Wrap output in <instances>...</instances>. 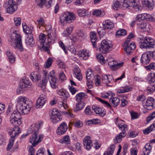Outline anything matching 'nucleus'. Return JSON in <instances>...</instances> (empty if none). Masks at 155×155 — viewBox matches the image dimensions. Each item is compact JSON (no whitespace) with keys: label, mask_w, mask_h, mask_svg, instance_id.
I'll use <instances>...</instances> for the list:
<instances>
[{"label":"nucleus","mask_w":155,"mask_h":155,"mask_svg":"<svg viewBox=\"0 0 155 155\" xmlns=\"http://www.w3.org/2000/svg\"><path fill=\"white\" fill-rule=\"evenodd\" d=\"M78 55L81 60L87 59L89 56V53L87 52L86 50H85L80 51L78 52Z\"/></svg>","instance_id":"nucleus-21"},{"label":"nucleus","mask_w":155,"mask_h":155,"mask_svg":"<svg viewBox=\"0 0 155 155\" xmlns=\"http://www.w3.org/2000/svg\"><path fill=\"white\" fill-rule=\"evenodd\" d=\"M154 102V99L153 98H148L144 104L143 103V106L145 108L148 110L152 109L153 108Z\"/></svg>","instance_id":"nucleus-18"},{"label":"nucleus","mask_w":155,"mask_h":155,"mask_svg":"<svg viewBox=\"0 0 155 155\" xmlns=\"http://www.w3.org/2000/svg\"><path fill=\"white\" fill-rule=\"evenodd\" d=\"M21 118V114L18 110L14 111L12 113L10 117V121L12 125L15 126L8 132L10 135L13 134L15 136L20 132L18 126L22 123L20 120Z\"/></svg>","instance_id":"nucleus-1"},{"label":"nucleus","mask_w":155,"mask_h":155,"mask_svg":"<svg viewBox=\"0 0 155 155\" xmlns=\"http://www.w3.org/2000/svg\"><path fill=\"white\" fill-rule=\"evenodd\" d=\"M108 65L110 68L112 70H115L117 68L122 67L124 64L123 62L118 63L111 58H108L107 59Z\"/></svg>","instance_id":"nucleus-11"},{"label":"nucleus","mask_w":155,"mask_h":155,"mask_svg":"<svg viewBox=\"0 0 155 155\" xmlns=\"http://www.w3.org/2000/svg\"><path fill=\"white\" fill-rule=\"evenodd\" d=\"M85 103L83 101H80L76 104L75 111H78L82 109L85 105Z\"/></svg>","instance_id":"nucleus-39"},{"label":"nucleus","mask_w":155,"mask_h":155,"mask_svg":"<svg viewBox=\"0 0 155 155\" xmlns=\"http://www.w3.org/2000/svg\"><path fill=\"white\" fill-rule=\"evenodd\" d=\"M151 149L152 147L150 144L149 143H147L143 149V154L142 155H149Z\"/></svg>","instance_id":"nucleus-29"},{"label":"nucleus","mask_w":155,"mask_h":155,"mask_svg":"<svg viewBox=\"0 0 155 155\" xmlns=\"http://www.w3.org/2000/svg\"><path fill=\"white\" fill-rule=\"evenodd\" d=\"M68 130V127L66 123H62L57 130V133L59 135L64 134Z\"/></svg>","instance_id":"nucleus-13"},{"label":"nucleus","mask_w":155,"mask_h":155,"mask_svg":"<svg viewBox=\"0 0 155 155\" xmlns=\"http://www.w3.org/2000/svg\"><path fill=\"white\" fill-rule=\"evenodd\" d=\"M148 80L150 84L153 83L155 82V73L151 74L148 77Z\"/></svg>","instance_id":"nucleus-49"},{"label":"nucleus","mask_w":155,"mask_h":155,"mask_svg":"<svg viewBox=\"0 0 155 155\" xmlns=\"http://www.w3.org/2000/svg\"><path fill=\"white\" fill-rule=\"evenodd\" d=\"M102 27H100L97 28V32L99 35L102 37L105 33V29Z\"/></svg>","instance_id":"nucleus-50"},{"label":"nucleus","mask_w":155,"mask_h":155,"mask_svg":"<svg viewBox=\"0 0 155 155\" xmlns=\"http://www.w3.org/2000/svg\"><path fill=\"white\" fill-rule=\"evenodd\" d=\"M74 27L73 26H70L67 28L65 31H64L63 34L64 36L65 37H68L71 33Z\"/></svg>","instance_id":"nucleus-42"},{"label":"nucleus","mask_w":155,"mask_h":155,"mask_svg":"<svg viewBox=\"0 0 155 155\" xmlns=\"http://www.w3.org/2000/svg\"><path fill=\"white\" fill-rule=\"evenodd\" d=\"M115 146L114 144L110 146V147L108 148L107 151L105 152L104 155H112L114 153Z\"/></svg>","instance_id":"nucleus-40"},{"label":"nucleus","mask_w":155,"mask_h":155,"mask_svg":"<svg viewBox=\"0 0 155 155\" xmlns=\"http://www.w3.org/2000/svg\"><path fill=\"white\" fill-rule=\"evenodd\" d=\"M30 81L22 79L20 80L19 83V88L17 90V92L18 91H21L23 88L28 87L31 85Z\"/></svg>","instance_id":"nucleus-17"},{"label":"nucleus","mask_w":155,"mask_h":155,"mask_svg":"<svg viewBox=\"0 0 155 155\" xmlns=\"http://www.w3.org/2000/svg\"><path fill=\"white\" fill-rule=\"evenodd\" d=\"M61 117H55V116H51V121L54 124L57 123L58 122L61 120Z\"/></svg>","instance_id":"nucleus-53"},{"label":"nucleus","mask_w":155,"mask_h":155,"mask_svg":"<svg viewBox=\"0 0 155 155\" xmlns=\"http://www.w3.org/2000/svg\"><path fill=\"white\" fill-rule=\"evenodd\" d=\"M97 58L101 64H105L104 57L102 55H98L97 56Z\"/></svg>","instance_id":"nucleus-62"},{"label":"nucleus","mask_w":155,"mask_h":155,"mask_svg":"<svg viewBox=\"0 0 155 155\" xmlns=\"http://www.w3.org/2000/svg\"><path fill=\"white\" fill-rule=\"evenodd\" d=\"M56 35L55 33L54 34L53 32L48 33L47 39L48 44L51 42L54 43Z\"/></svg>","instance_id":"nucleus-25"},{"label":"nucleus","mask_w":155,"mask_h":155,"mask_svg":"<svg viewBox=\"0 0 155 155\" xmlns=\"http://www.w3.org/2000/svg\"><path fill=\"white\" fill-rule=\"evenodd\" d=\"M101 78L98 75H97L94 77L95 84L97 86L99 85L101 83Z\"/></svg>","instance_id":"nucleus-57"},{"label":"nucleus","mask_w":155,"mask_h":155,"mask_svg":"<svg viewBox=\"0 0 155 155\" xmlns=\"http://www.w3.org/2000/svg\"><path fill=\"white\" fill-rule=\"evenodd\" d=\"M101 78L102 82L106 84L110 83L113 80V76L110 75L103 74Z\"/></svg>","instance_id":"nucleus-23"},{"label":"nucleus","mask_w":155,"mask_h":155,"mask_svg":"<svg viewBox=\"0 0 155 155\" xmlns=\"http://www.w3.org/2000/svg\"><path fill=\"white\" fill-rule=\"evenodd\" d=\"M103 28L105 29H111L114 26V23L108 20H106L103 23Z\"/></svg>","instance_id":"nucleus-20"},{"label":"nucleus","mask_w":155,"mask_h":155,"mask_svg":"<svg viewBox=\"0 0 155 155\" xmlns=\"http://www.w3.org/2000/svg\"><path fill=\"white\" fill-rule=\"evenodd\" d=\"M20 104L19 106L18 111L20 114L21 113L24 114H28L31 110V106L30 104L31 102L25 97H21L20 98Z\"/></svg>","instance_id":"nucleus-3"},{"label":"nucleus","mask_w":155,"mask_h":155,"mask_svg":"<svg viewBox=\"0 0 155 155\" xmlns=\"http://www.w3.org/2000/svg\"><path fill=\"white\" fill-rule=\"evenodd\" d=\"M13 35L11 36V40L10 41L9 44L12 46V43H15V45L13 46L17 48L20 51H22L24 50L21 41V37L19 34L14 33Z\"/></svg>","instance_id":"nucleus-4"},{"label":"nucleus","mask_w":155,"mask_h":155,"mask_svg":"<svg viewBox=\"0 0 155 155\" xmlns=\"http://www.w3.org/2000/svg\"><path fill=\"white\" fill-rule=\"evenodd\" d=\"M12 136H11V139H10L9 140V143L8 145V147L7 148V150H9L12 147L13 145V143L14 142V140L15 139V137H16V135L15 136V135L13 134H12Z\"/></svg>","instance_id":"nucleus-38"},{"label":"nucleus","mask_w":155,"mask_h":155,"mask_svg":"<svg viewBox=\"0 0 155 155\" xmlns=\"http://www.w3.org/2000/svg\"><path fill=\"white\" fill-rule=\"evenodd\" d=\"M14 23L15 25L17 26L20 25L21 24V18H14Z\"/></svg>","instance_id":"nucleus-60"},{"label":"nucleus","mask_w":155,"mask_h":155,"mask_svg":"<svg viewBox=\"0 0 155 155\" xmlns=\"http://www.w3.org/2000/svg\"><path fill=\"white\" fill-rule=\"evenodd\" d=\"M154 40L150 37H146L143 41L141 42L140 45L141 48L146 49L153 48L154 46Z\"/></svg>","instance_id":"nucleus-9"},{"label":"nucleus","mask_w":155,"mask_h":155,"mask_svg":"<svg viewBox=\"0 0 155 155\" xmlns=\"http://www.w3.org/2000/svg\"><path fill=\"white\" fill-rule=\"evenodd\" d=\"M141 3L144 6L148 8L152 7L154 5L153 0H142Z\"/></svg>","instance_id":"nucleus-30"},{"label":"nucleus","mask_w":155,"mask_h":155,"mask_svg":"<svg viewBox=\"0 0 155 155\" xmlns=\"http://www.w3.org/2000/svg\"><path fill=\"white\" fill-rule=\"evenodd\" d=\"M78 15L80 17H83L88 15L87 10L84 9H79L78 11Z\"/></svg>","instance_id":"nucleus-43"},{"label":"nucleus","mask_w":155,"mask_h":155,"mask_svg":"<svg viewBox=\"0 0 155 155\" xmlns=\"http://www.w3.org/2000/svg\"><path fill=\"white\" fill-rule=\"evenodd\" d=\"M40 2L38 4L41 8H42L44 5L48 8L51 7L52 0H39Z\"/></svg>","instance_id":"nucleus-22"},{"label":"nucleus","mask_w":155,"mask_h":155,"mask_svg":"<svg viewBox=\"0 0 155 155\" xmlns=\"http://www.w3.org/2000/svg\"><path fill=\"white\" fill-rule=\"evenodd\" d=\"M138 27L140 29H142L144 31H148L150 30L149 25L144 22H139L137 23Z\"/></svg>","instance_id":"nucleus-31"},{"label":"nucleus","mask_w":155,"mask_h":155,"mask_svg":"<svg viewBox=\"0 0 155 155\" xmlns=\"http://www.w3.org/2000/svg\"><path fill=\"white\" fill-rule=\"evenodd\" d=\"M6 54L9 60L10 63H14L15 60V57L14 54L10 51H8L6 53Z\"/></svg>","instance_id":"nucleus-33"},{"label":"nucleus","mask_w":155,"mask_h":155,"mask_svg":"<svg viewBox=\"0 0 155 155\" xmlns=\"http://www.w3.org/2000/svg\"><path fill=\"white\" fill-rule=\"evenodd\" d=\"M76 19V15L73 13L66 12L62 14L60 18L61 25H64V22L67 23H71Z\"/></svg>","instance_id":"nucleus-5"},{"label":"nucleus","mask_w":155,"mask_h":155,"mask_svg":"<svg viewBox=\"0 0 155 155\" xmlns=\"http://www.w3.org/2000/svg\"><path fill=\"white\" fill-rule=\"evenodd\" d=\"M124 51L127 54H130L135 48L136 46L134 43L131 42L130 45H124L123 46Z\"/></svg>","instance_id":"nucleus-15"},{"label":"nucleus","mask_w":155,"mask_h":155,"mask_svg":"<svg viewBox=\"0 0 155 155\" xmlns=\"http://www.w3.org/2000/svg\"><path fill=\"white\" fill-rule=\"evenodd\" d=\"M92 108L93 110H94L96 114H98L100 116L103 117L105 115V113L102 108L99 107H95V106H93Z\"/></svg>","instance_id":"nucleus-27"},{"label":"nucleus","mask_w":155,"mask_h":155,"mask_svg":"<svg viewBox=\"0 0 155 155\" xmlns=\"http://www.w3.org/2000/svg\"><path fill=\"white\" fill-rule=\"evenodd\" d=\"M110 101L112 103L113 106L115 107L117 106L119 104L120 100V99L117 97H115L111 98Z\"/></svg>","instance_id":"nucleus-36"},{"label":"nucleus","mask_w":155,"mask_h":155,"mask_svg":"<svg viewBox=\"0 0 155 155\" xmlns=\"http://www.w3.org/2000/svg\"><path fill=\"white\" fill-rule=\"evenodd\" d=\"M78 36L80 38L84 39L86 37V34L81 30L78 31L76 32Z\"/></svg>","instance_id":"nucleus-46"},{"label":"nucleus","mask_w":155,"mask_h":155,"mask_svg":"<svg viewBox=\"0 0 155 155\" xmlns=\"http://www.w3.org/2000/svg\"><path fill=\"white\" fill-rule=\"evenodd\" d=\"M22 25L24 32L26 34H30V35H31V31L33 29V27L31 26L30 28H29L28 27L25 23H22Z\"/></svg>","instance_id":"nucleus-32"},{"label":"nucleus","mask_w":155,"mask_h":155,"mask_svg":"<svg viewBox=\"0 0 155 155\" xmlns=\"http://www.w3.org/2000/svg\"><path fill=\"white\" fill-rule=\"evenodd\" d=\"M139 58L135 56L133 57L131 59V61L133 63H135L136 64H138L139 63Z\"/></svg>","instance_id":"nucleus-63"},{"label":"nucleus","mask_w":155,"mask_h":155,"mask_svg":"<svg viewBox=\"0 0 155 155\" xmlns=\"http://www.w3.org/2000/svg\"><path fill=\"white\" fill-rule=\"evenodd\" d=\"M86 95L84 93H80L77 94L75 97L76 100L78 101H83L86 98Z\"/></svg>","instance_id":"nucleus-34"},{"label":"nucleus","mask_w":155,"mask_h":155,"mask_svg":"<svg viewBox=\"0 0 155 155\" xmlns=\"http://www.w3.org/2000/svg\"><path fill=\"white\" fill-rule=\"evenodd\" d=\"M150 53L148 51L143 54L140 59V62L143 64L146 65L149 63L150 61Z\"/></svg>","instance_id":"nucleus-14"},{"label":"nucleus","mask_w":155,"mask_h":155,"mask_svg":"<svg viewBox=\"0 0 155 155\" xmlns=\"http://www.w3.org/2000/svg\"><path fill=\"white\" fill-rule=\"evenodd\" d=\"M122 5L124 9H125L129 7H132L137 11L140 10L142 9L138 0H124Z\"/></svg>","instance_id":"nucleus-6"},{"label":"nucleus","mask_w":155,"mask_h":155,"mask_svg":"<svg viewBox=\"0 0 155 155\" xmlns=\"http://www.w3.org/2000/svg\"><path fill=\"white\" fill-rule=\"evenodd\" d=\"M155 90V84L151 85L150 86L148 87L147 91L150 92L151 94Z\"/></svg>","instance_id":"nucleus-64"},{"label":"nucleus","mask_w":155,"mask_h":155,"mask_svg":"<svg viewBox=\"0 0 155 155\" xmlns=\"http://www.w3.org/2000/svg\"><path fill=\"white\" fill-rule=\"evenodd\" d=\"M84 112L85 114L87 115H90L91 114L93 113V111L91 110L90 107L88 106L86 107Z\"/></svg>","instance_id":"nucleus-59"},{"label":"nucleus","mask_w":155,"mask_h":155,"mask_svg":"<svg viewBox=\"0 0 155 155\" xmlns=\"http://www.w3.org/2000/svg\"><path fill=\"white\" fill-rule=\"evenodd\" d=\"M120 5V3L117 0H114V4L113 6V9L114 10H117Z\"/></svg>","instance_id":"nucleus-52"},{"label":"nucleus","mask_w":155,"mask_h":155,"mask_svg":"<svg viewBox=\"0 0 155 155\" xmlns=\"http://www.w3.org/2000/svg\"><path fill=\"white\" fill-rule=\"evenodd\" d=\"M60 114L58 111V110L55 108L53 109L52 111L51 116H55V117H61Z\"/></svg>","instance_id":"nucleus-56"},{"label":"nucleus","mask_w":155,"mask_h":155,"mask_svg":"<svg viewBox=\"0 0 155 155\" xmlns=\"http://www.w3.org/2000/svg\"><path fill=\"white\" fill-rule=\"evenodd\" d=\"M53 59L51 58H49L46 61V62L44 66L45 68H48L51 66Z\"/></svg>","instance_id":"nucleus-48"},{"label":"nucleus","mask_w":155,"mask_h":155,"mask_svg":"<svg viewBox=\"0 0 155 155\" xmlns=\"http://www.w3.org/2000/svg\"><path fill=\"white\" fill-rule=\"evenodd\" d=\"M73 71L75 77L79 80H81L82 79V77L81 74V71L79 68L78 66L75 67Z\"/></svg>","instance_id":"nucleus-24"},{"label":"nucleus","mask_w":155,"mask_h":155,"mask_svg":"<svg viewBox=\"0 0 155 155\" xmlns=\"http://www.w3.org/2000/svg\"><path fill=\"white\" fill-rule=\"evenodd\" d=\"M127 34V31L124 29H120L116 32V35L119 37L120 36H124Z\"/></svg>","instance_id":"nucleus-44"},{"label":"nucleus","mask_w":155,"mask_h":155,"mask_svg":"<svg viewBox=\"0 0 155 155\" xmlns=\"http://www.w3.org/2000/svg\"><path fill=\"white\" fill-rule=\"evenodd\" d=\"M60 143L62 144H68L70 143V139L68 135H66L63 137L60 140Z\"/></svg>","instance_id":"nucleus-35"},{"label":"nucleus","mask_w":155,"mask_h":155,"mask_svg":"<svg viewBox=\"0 0 155 155\" xmlns=\"http://www.w3.org/2000/svg\"><path fill=\"white\" fill-rule=\"evenodd\" d=\"M39 42L40 43L41 46L43 44V46L46 39V35L45 34L41 33L39 35Z\"/></svg>","instance_id":"nucleus-41"},{"label":"nucleus","mask_w":155,"mask_h":155,"mask_svg":"<svg viewBox=\"0 0 155 155\" xmlns=\"http://www.w3.org/2000/svg\"><path fill=\"white\" fill-rule=\"evenodd\" d=\"M66 101V100L64 99L63 100V102H59L58 103L59 107L61 108H64V109H67L68 106Z\"/></svg>","instance_id":"nucleus-45"},{"label":"nucleus","mask_w":155,"mask_h":155,"mask_svg":"<svg viewBox=\"0 0 155 155\" xmlns=\"http://www.w3.org/2000/svg\"><path fill=\"white\" fill-rule=\"evenodd\" d=\"M26 43L28 45L33 46L35 44V41H34L33 38L31 35L30 37H28L26 40Z\"/></svg>","instance_id":"nucleus-37"},{"label":"nucleus","mask_w":155,"mask_h":155,"mask_svg":"<svg viewBox=\"0 0 155 155\" xmlns=\"http://www.w3.org/2000/svg\"><path fill=\"white\" fill-rule=\"evenodd\" d=\"M126 134L125 132H121L117 135L116 137L114 139V142L115 144L117 143H120L122 140V138L125 137Z\"/></svg>","instance_id":"nucleus-26"},{"label":"nucleus","mask_w":155,"mask_h":155,"mask_svg":"<svg viewBox=\"0 0 155 155\" xmlns=\"http://www.w3.org/2000/svg\"><path fill=\"white\" fill-rule=\"evenodd\" d=\"M118 125L119 129L123 131H124L125 132V130H127V125L123 123H119L118 124Z\"/></svg>","instance_id":"nucleus-51"},{"label":"nucleus","mask_w":155,"mask_h":155,"mask_svg":"<svg viewBox=\"0 0 155 155\" xmlns=\"http://www.w3.org/2000/svg\"><path fill=\"white\" fill-rule=\"evenodd\" d=\"M83 125L82 123L80 120H77L74 123V125L77 128L81 127Z\"/></svg>","instance_id":"nucleus-58"},{"label":"nucleus","mask_w":155,"mask_h":155,"mask_svg":"<svg viewBox=\"0 0 155 155\" xmlns=\"http://www.w3.org/2000/svg\"><path fill=\"white\" fill-rule=\"evenodd\" d=\"M153 125H151L147 128L143 130V134H146L149 133L153 130Z\"/></svg>","instance_id":"nucleus-55"},{"label":"nucleus","mask_w":155,"mask_h":155,"mask_svg":"<svg viewBox=\"0 0 155 155\" xmlns=\"http://www.w3.org/2000/svg\"><path fill=\"white\" fill-rule=\"evenodd\" d=\"M41 75L38 71H35L31 73V79L34 81H37L41 78Z\"/></svg>","instance_id":"nucleus-19"},{"label":"nucleus","mask_w":155,"mask_h":155,"mask_svg":"<svg viewBox=\"0 0 155 155\" xmlns=\"http://www.w3.org/2000/svg\"><path fill=\"white\" fill-rule=\"evenodd\" d=\"M51 87L53 89H56L58 86L57 78L54 76V72L53 71L50 72L48 75Z\"/></svg>","instance_id":"nucleus-10"},{"label":"nucleus","mask_w":155,"mask_h":155,"mask_svg":"<svg viewBox=\"0 0 155 155\" xmlns=\"http://www.w3.org/2000/svg\"><path fill=\"white\" fill-rule=\"evenodd\" d=\"M83 143L85 148L87 150H90L92 145V141L91 137L88 136H86L83 141Z\"/></svg>","instance_id":"nucleus-16"},{"label":"nucleus","mask_w":155,"mask_h":155,"mask_svg":"<svg viewBox=\"0 0 155 155\" xmlns=\"http://www.w3.org/2000/svg\"><path fill=\"white\" fill-rule=\"evenodd\" d=\"M90 38L91 41L93 45L94 48L96 47V43L97 42V38L96 37V33L93 31L90 33Z\"/></svg>","instance_id":"nucleus-28"},{"label":"nucleus","mask_w":155,"mask_h":155,"mask_svg":"<svg viewBox=\"0 0 155 155\" xmlns=\"http://www.w3.org/2000/svg\"><path fill=\"white\" fill-rule=\"evenodd\" d=\"M154 117H155V111L150 114L149 115L147 118V121L148 122H149Z\"/></svg>","instance_id":"nucleus-61"},{"label":"nucleus","mask_w":155,"mask_h":155,"mask_svg":"<svg viewBox=\"0 0 155 155\" xmlns=\"http://www.w3.org/2000/svg\"><path fill=\"white\" fill-rule=\"evenodd\" d=\"M143 15L144 18V20H146L147 21H152L153 20V18L151 15L147 13L143 14Z\"/></svg>","instance_id":"nucleus-54"},{"label":"nucleus","mask_w":155,"mask_h":155,"mask_svg":"<svg viewBox=\"0 0 155 155\" xmlns=\"http://www.w3.org/2000/svg\"><path fill=\"white\" fill-rule=\"evenodd\" d=\"M46 101L45 96L43 95H41L37 101L35 107L36 108H41L45 103Z\"/></svg>","instance_id":"nucleus-12"},{"label":"nucleus","mask_w":155,"mask_h":155,"mask_svg":"<svg viewBox=\"0 0 155 155\" xmlns=\"http://www.w3.org/2000/svg\"><path fill=\"white\" fill-rule=\"evenodd\" d=\"M42 124L43 122L42 121H40L38 123L33 124L31 126L32 129H33L32 131H34V133L30 138L29 142L33 146H35L40 142L43 139V136L41 135H39L38 137L37 132V130H38Z\"/></svg>","instance_id":"nucleus-2"},{"label":"nucleus","mask_w":155,"mask_h":155,"mask_svg":"<svg viewBox=\"0 0 155 155\" xmlns=\"http://www.w3.org/2000/svg\"><path fill=\"white\" fill-rule=\"evenodd\" d=\"M4 6L6 8L7 12L9 14L13 13L18 9L16 3L13 0H9Z\"/></svg>","instance_id":"nucleus-8"},{"label":"nucleus","mask_w":155,"mask_h":155,"mask_svg":"<svg viewBox=\"0 0 155 155\" xmlns=\"http://www.w3.org/2000/svg\"><path fill=\"white\" fill-rule=\"evenodd\" d=\"M112 45L109 43L108 41L104 40H103L100 46L99 49L100 52L105 54L111 50Z\"/></svg>","instance_id":"nucleus-7"},{"label":"nucleus","mask_w":155,"mask_h":155,"mask_svg":"<svg viewBox=\"0 0 155 155\" xmlns=\"http://www.w3.org/2000/svg\"><path fill=\"white\" fill-rule=\"evenodd\" d=\"M93 14L97 16L102 17L105 15V13L101 10H98L94 11L93 12Z\"/></svg>","instance_id":"nucleus-47"}]
</instances>
